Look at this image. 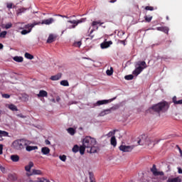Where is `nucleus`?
<instances>
[{
	"label": "nucleus",
	"mask_w": 182,
	"mask_h": 182,
	"mask_svg": "<svg viewBox=\"0 0 182 182\" xmlns=\"http://www.w3.org/2000/svg\"><path fill=\"white\" fill-rule=\"evenodd\" d=\"M96 139L87 136L82 140L84 147H86L87 153L93 154L97 153L99 147L96 146Z\"/></svg>",
	"instance_id": "f257e3e1"
},
{
	"label": "nucleus",
	"mask_w": 182,
	"mask_h": 182,
	"mask_svg": "<svg viewBox=\"0 0 182 182\" xmlns=\"http://www.w3.org/2000/svg\"><path fill=\"white\" fill-rule=\"evenodd\" d=\"M170 105L166 101L161 102L158 104L154 105L148 109L149 113H166L168 110Z\"/></svg>",
	"instance_id": "f03ea898"
},
{
	"label": "nucleus",
	"mask_w": 182,
	"mask_h": 182,
	"mask_svg": "<svg viewBox=\"0 0 182 182\" xmlns=\"http://www.w3.org/2000/svg\"><path fill=\"white\" fill-rule=\"evenodd\" d=\"M29 144H31V141L25 139H16L12 143V146L16 150H22Z\"/></svg>",
	"instance_id": "7ed1b4c3"
},
{
	"label": "nucleus",
	"mask_w": 182,
	"mask_h": 182,
	"mask_svg": "<svg viewBox=\"0 0 182 182\" xmlns=\"http://www.w3.org/2000/svg\"><path fill=\"white\" fill-rule=\"evenodd\" d=\"M136 65L138 67L136 68L132 73L135 76H139V75L143 72L144 69H146L147 64L145 63V61H139Z\"/></svg>",
	"instance_id": "20e7f679"
},
{
	"label": "nucleus",
	"mask_w": 182,
	"mask_h": 182,
	"mask_svg": "<svg viewBox=\"0 0 182 182\" xmlns=\"http://www.w3.org/2000/svg\"><path fill=\"white\" fill-rule=\"evenodd\" d=\"M134 149V145H120L119 147V149L120 151H123V153H130V151H133V149Z\"/></svg>",
	"instance_id": "39448f33"
},
{
	"label": "nucleus",
	"mask_w": 182,
	"mask_h": 182,
	"mask_svg": "<svg viewBox=\"0 0 182 182\" xmlns=\"http://www.w3.org/2000/svg\"><path fill=\"white\" fill-rule=\"evenodd\" d=\"M35 25H38V23H31L26 25L25 28L28 30H23L21 32V35H27V33H31V32L32 31V28H33Z\"/></svg>",
	"instance_id": "423d86ee"
},
{
	"label": "nucleus",
	"mask_w": 182,
	"mask_h": 182,
	"mask_svg": "<svg viewBox=\"0 0 182 182\" xmlns=\"http://www.w3.org/2000/svg\"><path fill=\"white\" fill-rule=\"evenodd\" d=\"M86 21V18H81L80 20H73V21H68V23H73V25L71 26V27H70V29L75 28H76V26H77V25H79V23H82L83 22Z\"/></svg>",
	"instance_id": "0eeeda50"
},
{
	"label": "nucleus",
	"mask_w": 182,
	"mask_h": 182,
	"mask_svg": "<svg viewBox=\"0 0 182 182\" xmlns=\"http://www.w3.org/2000/svg\"><path fill=\"white\" fill-rule=\"evenodd\" d=\"M113 100H116V97L109 99V100H102L97 101L94 105L95 106H102V105H107V103H110L113 102Z\"/></svg>",
	"instance_id": "6e6552de"
},
{
	"label": "nucleus",
	"mask_w": 182,
	"mask_h": 182,
	"mask_svg": "<svg viewBox=\"0 0 182 182\" xmlns=\"http://www.w3.org/2000/svg\"><path fill=\"white\" fill-rule=\"evenodd\" d=\"M151 173H153L154 176H164V172L163 171H158L156 165H153L152 168H151Z\"/></svg>",
	"instance_id": "1a4fd4ad"
},
{
	"label": "nucleus",
	"mask_w": 182,
	"mask_h": 182,
	"mask_svg": "<svg viewBox=\"0 0 182 182\" xmlns=\"http://www.w3.org/2000/svg\"><path fill=\"white\" fill-rule=\"evenodd\" d=\"M110 45H113V42L112 41H104L100 44L102 49H107V48H109Z\"/></svg>",
	"instance_id": "9d476101"
},
{
	"label": "nucleus",
	"mask_w": 182,
	"mask_h": 182,
	"mask_svg": "<svg viewBox=\"0 0 182 182\" xmlns=\"http://www.w3.org/2000/svg\"><path fill=\"white\" fill-rule=\"evenodd\" d=\"M6 107H8L9 110H11V112H18V107L14 104L7 105Z\"/></svg>",
	"instance_id": "9b49d317"
},
{
	"label": "nucleus",
	"mask_w": 182,
	"mask_h": 182,
	"mask_svg": "<svg viewBox=\"0 0 182 182\" xmlns=\"http://www.w3.org/2000/svg\"><path fill=\"white\" fill-rule=\"evenodd\" d=\"M53 21H54L53 18H50L46 20H43L41 23L42 25H50V23H53Z\"/></svg>",
	"instance_id": "f8f14e48"
},
{
	"label": "nucleus",
	"mask_w": 182,
	"mask_h": 182,
	"mask_svg": "<svg viewBox=\"0 0 182 182\" xmlns=\"http://www.w3.org/2000/svg\"><path fill=\"white\" fill-rule=\"evenodd\" d=\"M41 153L44 154V156H48L49 153H50V149L48 148L47 146H44L41 148Z\"/></svg>",
	"instance_id": "ddd939ff"
},
{
	"label": "nucleus",
	"mask_w": 182,
	"mask_h": 182,
	"mask_svg": "<svg viewBox=\"0 0 182 182\" xmlns=\"http://www.w3.org/2000/svg\"><path fill=\"white\" fill-rule=\"evenodd\" d=\"M8 178L10 181H16V180H18V176H16V174L15 173H10L8 176Z\"/></svg>",
	"instance_id": "4468645a"
},
{
	"label": "nucleus",
	"mask_w": 182,
	"mask_h": 182,
	"mask_svg": "<svg viewBox=\"0 0 182 182\" xmlns=\"http://www.w3.org/2000/svg\"><path fill=\"white\" fill-rule=\"evenodd\" d=\"M37 96L38 97H48V92L45 90H40Z\"/></svg>",
	"instance_id": "2eb2a0df"
},
{
	"label": "nucleus",
	"mask_w": 182,
	"mask_h": 182,
	"mask_svg": "<svg viewBox=\"0 0 182 182\" xmlns=\"http://www.w3.org/2000/svg\"><path fill=\"white\" fill-rule=\"evenodd\" d=\"M182 180H181V178L180 176H178V177H176V178H169L168 180H167V182H181Z\"/></svg>",
	"instance_id": "dca6fc26"
},
{
	"label": "nucleus",
	"mask_w": 182,
	"mask_h": 182,
	"mask_svg": "<svg viewBox=\"0 0 182 182\" xmlns=\"http://www.w3.org/2000/svg\"><path fill=\"white\" fill-rule=\"evenodd\" d=\"M42 175V171L38 169H33L30 176H41Z\"/></svg>",
	"instance_id": "f3484780"
},
{
	"label": "nucleus",
	"mask_w": 182,
	"mask_h": 182,
	"mask_svg": "<svg viewBox=\"0 0 182 182\" xmlns=\"http://www.w3.org/2000/svg\"><path fill=\"white\" fill-rule=\"evenodd\" d=\"M156 29L160 32H164V33H168V28L166 26L157 27Z\"/></svg>",
	"instance_id": "a211bd4d"
},
{
	"label": "nucleus",
	"mask_w": 182,
	"mask_h": 182,
	"mask_svg": "<svg viewBox=\"0 0 182 182\" xmlns=\"http://www.w3.org/2000/svg\"><path fill=\"white\" fill-rule=\"evenodd\" d=\"M110 144L113 147H116L117 146V141L116 140V136H113L111 137Z\"/></svg>",
	"instance_id": "6ab92c4d"
},
{
	"label": "nucleus",
	"mask_w": 182,
	"mask_h": 182,
	"mask_svg": "<svg viewBox=\"0 0 182 182\" xmlns=\"http://www.w3.org/2000/svg\"><path fill=\"white\" fill-rule=\"evenodd\" d=\"M62 77V73H58L55 75H53L50 77V80H59Z\"/></svg>",
	"instance_id": "aec40b11"
},
{
	"label": "nucleus",
	"mask_w": 182,
	"mask_h": 182,
	"mask_svg": "<svg viewBox=\"0 0 182 182\" xmlns=\"http://www.w3.org/2000/svg\"><path fill=\"white\" fill-rule=\"evenodd\" d=\"M32 167H33V162L30 161V162L28 163V164L25 166V170H26V171H27L28 173H29V172L31 171V168H32Z\"/></svg>",
	"instance_id": "412c9836"
},
{
	"label": "nucleus",
	"mask_w": 182,
	"mask_h": 182,
	"mask_svg": "<svg viewBox=\"0 0 182 182\" xmlns=\"http://www.w3.org/2000/svg\"><path fill=\"white\" fill-rule=\"evenodd\" d=\"M55 36H53V34H50L47 40V43H52V42H55Z\"/></svg>",
	"instance_id": "4be33fe9"
},
{
	"label": "nucleus",
	"mask_w": 182,
	"mask_h": 182,
	"mask_svg": "<svg viewBox=\"0 0 182 182\" xmlns=\"http://www.w3.org/2000/svg\"><path fill=\"white\" fill-rule=\"evenodd\" d=\"M26 151H32L33 150H38V146H26Z\"/></svg>",
	"instance_id": "5701e85b"
},
{
	"label": "nucleus",
	"mask_w": 182,
	"mask_h": 182,
	"mask_svg": "<svg viewBox=\"0 0 182 182\" xmlns=\"http://www.w3.org/2000/svg\"><path fill=\"white\" fill-rule=\"evenodd\" d=\"M13 60H15V62H18V63L23 62V58L21 56H15L13 58Z\"/></svg>",
	"instance_id": "b1692460"
},
{
	"label": "nucleus",
	"mask_w": 182,
	"mask_h": 182,
	"mask_svg": "<svg viewBox=\"0 0 182 182\" xmlns=\"http://www.w3.org/2000/svg\"><path fill=\"white\" fill-rule=\"evenodd\" d=\"M152 143H154V140L151 138L147 137L145 141V144H147L148 146H150Z\"/></svg>",
	"instance_id": "393cba45"
},
{
	"label": "nucleus",
	"mask_w": 182,
	"mask_h": 182,
	"mask_svg": "<svg viewBox=\"0 0 182 182\" xmlns=\"http://www.w3.org/2000/svg\"><path fill=\"white\" fill-rule=\"evenodd\" d=\"M11 160H12V161H14V162L19 161V156H18V155H11Z\"/></svg>",
	"instance_id": "a878e982"
},
{
	"label": "nucleus",
	"mask_w": 182,
	"mask_h": 182,
	"mask_svg": "<svg viewBox=\"0 0 182 182\" xmlns=\"http://www.w3.org/2000/svg\"><path fill=\"white\" fill-rule=\"evenodd\" d=\"M85 150H86V147L82 144V146H80V148H79V151H80L81 155L85 154Z\"/></svg>",
	"instance_id": "bb28decb"
},
{
	"label": "nucleus",
	"mask_w": 182,
	"mask_h": 182,
	"mask_svg": "<svg viewBox=\"0 0 182 182\" xmlns=\"http://www.w3.org/2000/svg\"><path fill=\"white\" fill-rule=\"evenodd\" d=\"M68 132L71 136H74V134L76 133V130L72 127L68 128Z\"/></svg>",
	"instance_id": "cd10ccee"
},
{
	"label": "nucleus",
	"mask_w": 182,
	"mask_h": 182,
	"mask_svg": "<svg viewBox=\"0 0 182 182\" xmlns=\"http://www.w3.org/2000/svg\"><path fill=\"white\" fill-rule=\"evenodd\" d=\"M113 67H110V70H107L106 73L107 76H112V75H113Z\"/></svg>",
	"instance_id": "c85d7f7f"
},
{
	"label": "nucleus",
	"mask_w": 182,
	"mask_h": 182,
	"mask_svg": "<svg viewBox=\"0 0 182 182\" xmlns=\"http://www.w3.org/2000/svg\"><path fill=\"white\" fill-rule=\"evenodd\" d=\"M134 78V76H133V75H125L124 77L125 80H133Z\"/></svg>",
	"instance_id": "c756f323"
},
{
	"label": "nucleus",
	"mask_w": 182,
	"mask_h": 182,
	"mask_svg": "<svg viewBox=\"0 0 182 182\" xmlns=\"http://www.w3.org/2000/svg\"><path fill=\"white\" fill-rule=\"evenodd\" d=\"M109 113H110V109H105L100 113V116H105V114H109Z\"/></svg>",
	"instance_id": "7c9ffc66"
},
{
	"label": "nucleus",
	"mask_w": 182,
	"mask_h": 182,
	"mask_svg": "<svg viewBox=\"0 0 182 182\" xmlns=\"http://www.w3.org/2000/svg\"><path fill=\"white\" fill-rule=\"evenodd\" d=\"M24 56H25V58H26V59H30V60L33 59V55H32L29 53H26Z\"/></svg>",
	"instance_id": "2f4dec72"
},
{
	"label": "nucleus",
	"mask_w": 182,
	"mask_h": 182,
	"mask_svg": "<svg viewBox=\"0 0 182 182\" xmlns=\"http://www.w3.org/2000/svg\"><path fill=\"white\" fill-rule=\"evenodd\" d=\"M60 85L62 86H69V82L66 80H64L60 82Z\"/></svg>",
	"instance_id": "473e14b6"
},
{
	"label": "nucleus",
	"mask_w": 182,
	"mask_h": 182,
	"mask_svg": "<svg viewBox=\"0 0 182 182\" xmlns=\"http://www.w3.org/2000/svg\"><path fill=\"white\" fill-rule=\"evenodd\" d=\"M79 149H80V147H79L77 145H75V146L73 147V153H77V151H79Z\"/></svg>",
	"instance_id": "72a5a7b5"
},
{
	"label": "nucleus",
	"mask_w": 182,
	"mask_h": 182,
	"mask_svg": "<svg viewBox=\"0 0 182 182\" xmlns=\"http://www.w3.org/2000/svg\"><path fill=\"white\" fill-rule=\"evenodd\" d=\"M1 136H4V137H7L9 133L6 131L0 130Z\"/></svg>",
	"instance_id": "f704fd0d"
},
{
	"label": "nucleus",
	"mask_w": 182,
	"mask_h": 182,
	"mask_svg": "<svg viewBox=\"0 0 182 182\" xmlns=\"http://www.w3.org/2000/svg\"><path fill=\"white\" fill-rule=\"evenodd\" d=\"M144 19H145L146 22H151V19H153V16L149 17L147 16H145Z\"/></svg>",
	"instance_id": "c9c22d12"
},
{
	"label": "nucleus",
	"mask_w": 182,
	"mask_h": 182,
	"mask_svg": "<svg viewBox=\"0 0 182 182\" xmlns=\"http://www.w3.org/2000/svg\"><path fill=\"white\" fill-rule=\"evenodd\" d=\"M96 25H103V23L100 21H93L92 23V26H96Z\"/></svg>",
	"instance_id": "e433bc0d"
},
{
	"label": "nucleus",
	"mask_w": 182,
	"mask_h": 182,
	"mask_svg": "<svg viewBox=\"0 0 182 182\" xmlns=\"http://www.w3.org/2000/svg\"><path fill=\"white\" fill-rule=\"evenodd\" d=\"M74 46L76 48H80L82 46V41H77L74 43Z\"/></svg>",
	"instance_id": "4c0bfd02"
},
{
	"label": "nucleus",
	"mask_w": 182,
	"mask_h": 182,
	"mask_svg": "<svg viewBox=\"0 0 182 182\" xmlns=\"http://www.w3.org/2000/svg\"><path fill=\"white\" fill-rule=\"evenodd\" d=\"M116 133V130H114V131H110L107 134V136L108 137H112V136H114V134Z\"/></svg>",
	"instance_id": "58836bf2"
},
{
	"label": "nucleus",
	"mask_w": 182,
	"mask_h": 182,
	"mask_svg": "<svg viewBox=\"0 0 182 182\" xmlns=\"http://www.w3.org/2000/svg\"><path fill=\"white\" fill-rule=\"evenodd\" d=\"M60 160H61V161H66V156L65 155H60L59 156Z\"/></svg>",
	"instance_id": "ea45409f"
},
{
	"label": "nucleus",
	"mask_w": 182,
	"mask_h": 182,
	"mask_svg": "<svg viewBox=\"0 0 182 182\" xmlns=\"http://www.w3.org/2000/svg\"><path fill=\"white\" fill-rule=\"evenodd\" d=\"M146 11H154V8L153 6H146L145 7Z\"/></svg>",
	"instance_id": "a19ab883"
},
{
	"label": "nucleus",
	"mask_w": 182,
	"mask_h": 182,
	"mask_svg": "<svg viewBox=\"0 0 182 182\" xmlns=\"http://www.w3.org/2000/svg\"><path fill=\"white\" fill-rule=\"evenodd\" d=\"M6 31H2L1 33H0V38H5L6 36Z\"/></svg>",
	"instance_id": "79ce46f5"
},
{
	"label": "nucleus",
	"mask_w": 182,
	"mask_h": 182,
	"mask_svg": "<svg viewBox=\"0 0 182 182\" xmlns=\"http://www.w3.org/2000/svg\"><path fill=\"white\" fill-rule=\"evenodd\" d=\"M25 11H26V9L25 8L19 9L18 11V15H19V14H23V12H25Z\"/></svg>",
	"instance_id": "37998d69"
},
{
	"label": "nucleus",
	"mask_w": 182,
	"mask_h": 182,
	"mask_svg": "<svg viewBox=\"0 0 182 182\" xmlns=\"http://www.w3.org/2000/svg\"><path fill=\"white\" fill-rule=\"evenodd\" d=\"M5 28L6 29H11V28H12V23H9L6 24Z\"/></svg>",
	"instance_id": "c03bdc74"
},
{
	"label": "nucleus",
	"mask_w": 182,
	"mask_h": 182,
	"mask_svg": "<svg viewBox=\"0 0 182 182\" xmlns=\"http://www.w3.org/2000/svg\"><path fill=\"white\" fill-rule=\"evenodd\" d=\"M172 102H173V103H174V105L177 104L178 100H177V97L176 96L173 97Z\"/></svg>",
	"instance_id": "a18cd8bd"
},
{
	"label": "nucleus",
	"mask_w": 182,
	"mask_h": 182,
	"mask_svg": "<svg viewBox=\"0 0 182 182\" xmlns=\"http://www.w3.org/2000/svg\"><path fill=\"white\" fill-rule=\"evenodd\" d=\"M2 97H4V99H9L11 97V95H9V94H3Z\"/></svg>",
	"instance_id": "49530a36"
},
{
	"label": "nucleus",
	"mask_w": 182,
	"mask_h": 182,
	"mask_svg": "<svg viewBox=\"0 0 182 182\" xmlns=\"http://www.w3.org/2000/svg\"><path fill=\"white\" fill-rule=\"evenodd\" d=\"M13 4L12 3H8L7 4V8L9 9H12V6H13Z\"/></svg>",
	"instance_id": "de8ad7c7"
},
{
	"label": "nucleus",
	"mask_w": 182,
	"mask_h": 182,
	"mask_svg": "<svg viewBox=\"0 0 182 182\" xmlns=\"http://www.w3.org/2000/svg\"><path fill=\"white\" fill-rule=\"evenodd\" d=\"M4 145L0 144V155L3 154Z\"/></svg>",
	"instance_id": "09e8293b"
},
{
	"label": "nucleus",
	"mask_w": 182,
	"mask_h": 182,
	"mask_svg": "<svg viewBox=\"0 0 182 182\" xmlns=\"http://www.w3.org/2000/svg\"><path fill=\"white\" fill-rule=\"evenodd\" d=\"M17 117H21V119H25V116L22 114H18Z\"/></svg>",
	"instance_id": "8fccbe9b"
},
{
	"label": "nucleus",
	"mask_w": 182,
	"mask_h": 182,
	"mask_svg": "<svg viewBox=\"0 0 182 182\" xmlns=\"http://www.w3.org/2000/svg\"><path fill=\"white\" fill-rule=\"evenodd\" d=\"M178 174H182V169L180 167H178Z\"/></svg>",
	"instance_id": "3c124183"
},
{
	"label": "nucleus",
	"mask_w": 182,
	"mask_h": 182,
	"mask_svg": "<svg viewBox=\"0 0 182 182\" xmlns=\"http://www.w3.org/2000/svg\"><path fill=\"white\" fill-rule=\"evenodd\" d=\"M176 105H182V100H178Z\"/></svg>",
	"instance_id": "603ef678"
},
{
	"label": "nucleus",
	"mask_w": 182,
	"mask_h": 182,
	"mask_svg": "<svg viewBox=\"0 0 182 182\" xmlns=\"http://www.w3.org/2000/svg\"><path fill=\"white\" fill-rule=\"evenodd\" d=\"M45 143H46V144H50V141H49V140H48V139H46V141H45Z\"/></svg>",
	"instance_id": "864d4df0"
},
{
	"label": "nucleus",
	"mask_w": 182,
	"mask_h": 182,
	"mask_svg": "<svg viewBox=\"0 0 182 182\" xmlns=\"http://www.w3.org/2000/svg\"><path fill=\"white\" fill-rule=\"evenodd\" d=\"M59 16H61V18H67V19L69 18L67 16H63V15H59Z\"/></svg>",
	"instance_id": "5fc2aeb1"
},
{
	"label": "nucleus",
	"mask_w": 182,
	"mask_h": 182,
	"mask_svg": "<svg viewBox=\"0 0 182 182\" xmlns=\"http://www.w3.org/2000/svg\"><path fill=\"white\" fill-rule=\"evenodd\" d=\"M0 49H4V44L0 43Z\"/></svg>",
	"instance_id": "6e6d98bb"
},
{
	"label": "nucleus",
	"mask_w": 182,
	"mask_h": 182,
	"mask_svg": "<svg viewBox=\"0 0 182 182\" xmlns=\"http://www.w3.org/2000/svg\"><path fill=\"white\" fill-rule=\"evenodd\" d=\"M41 182H50V181L48 179H43V181H41Z\"/></svg>",
	"instance_id": "4d7b16f0"
},
{
	"label": "nucleus",
	"mask_w": 182,
	"mask_h": 182,
	"mask_svg": "<svg viewBox=\"0 0 182 182\" xmlns=\"http://www.w3.org/2000/svg\"><path fill=\"white\" fill-rule=\"evenodd\" d=\"M120 43H123V45H126V43H125L124 41H120Z\"/></svg>",
	"instance_id": "13d9d810"
},
{
	"label": "nucleus",
	"mask_w": 182,
	"mask_h": 182,
	"mask_svg": "<svg viewBox=\"0 0 182 182\" xmlns=\"http://www.w3.org/2000/svg\"><path fill=\"white\" fill-rule=\"evenodd\" d=\"M0 168H1V171H4L5 170V168L2 167L1 166H0Z\"/></svg>",
	"instance_id": "bf43d9fd"
},
{
	"label": "nucleus",
	"mask_w": 182,
	"mask_h": 182,
	"mask_svg": "<svg viewBox=\"0 0 182 182\" xmlns=\"http://www.w3.org/2000/svg\"><path fill=\"white\" fill-rule=\"evenodd\" d=\"M141 141H143V139H140L139 141H138V144H140V143H141Z\"/></svg>",
	"instance_id": "052dcab7"
},
{
	"label": "nucleus",
	"mask_w": 182,
	"mask_h": 182,
	"mask_svg": "<svg viewBox=\"0 0 182 182\" xmlns=\"http://www.w3.org/2000/svg\"><path fill=\"white\" fill-rule=\"evenodd\" d=\"M59 100H60V97H57V98H56V101H57V102H59Z\"/></svg>",
	"instance_id": "680f3d73"
},
{
	"label": "nucleus",
	"mask_w": 182,
	"mask_h": 182,
	"mask_svg": "<svg viewBox=\"0 0 182 182\" xmlns=\"http://www.w3.org/2000/svg\"><path fill=\"white\" fill-rule=\"evenodd\" d=\"M179 151H180V154H182V151H181V149L179 148Z\"/></svg>",
	"instance_id": "e2e57ef3"
},
{
	"label": "nucleus",
	"mask_w": 182,
	"mask_h": 182,
	"mask_svg": "<svg viewBox=\"0 0 182 182\" xmlns=\"http://www.w3.org/2000/svg\"><path fill=\"white\" fill-rule=\"evenodd\" d=\"M112 4H114V2H116V1H110Z\"/></svg>",
	"instance_id": "0e129e2a"
},
{
	"label": "nucleus",
	"mask_w": 182,
	"mask_h": 182,
	"mask_svg": "<svg viewBox=\"0 0 182 182\" xmlns=\"http://www.w3.org/2000/svg\"><path fill=\"white\" fill-rule=\"evenodd\" d=\"M84 59H87L88 60H90V58H84Z\"/></svg>",
	"instance_id": "69168bd1"
},
{
	"label": "nucleus",
	"mask_w": 182,
	"mask_h": 182,
	"mask_svg": "<svg viewBox=\"0 0 182 182\" xmlns=\"http://www.w3.org/2000/svg\"><path fill=\"white\" fill-rule=\"evenodd\" d=\"M2 140V136L0 135V141Z\"/></svg>",
	"instance_id": "338daca9"
},
{
	"label": "nucleus",
	"mask_w": 182,
	"mask_h": 182,
	"mask_svg": "<svg viewBox=\"0 0 182 182\" xmlns=\"http://www.w3.org/2000/svg\"><path fill=\"white\" fill-rule=\"evenodd\" d=\"M166 19H167V21H168V16H166Z\"/></svg>",
	"instance_id": "774afa93"
}]
</instances>
